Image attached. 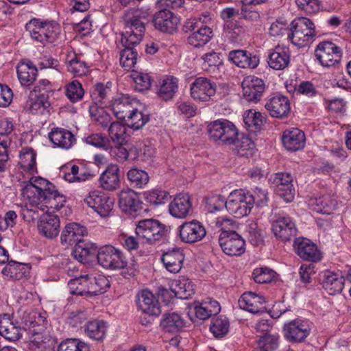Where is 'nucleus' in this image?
Returning a JSON list of instances; mask_svg holds the SVG:
<instances>
[{
	"label": "nucleus",
	"instance_id": "obj_1",
	"mask_svg": "<svg viewBox=\"0 0 351 351\" xmlns=\"http://www.w3.org/2000/svg\"><path fill=\"white\" fill-rule=\"evenodd\" d=\"M150 15L149 10L144 8H130L124 14V30L121 40L124 49L120 53V63L126 70L132 69L136 63L138 53L134 47L143 39L145 21Z\"/></svg>",
	"mask_w": 351,
	"mask_h": 351
},
{
	"label": "nucleus",
	"instance_id": "obj_2",
	"mask_svg": "<svg viewBox=\"0 0 351 351\" xmlns=\"http://www.w3.org/2000/svg\"><path fill=\"white\" fill-rule=\"evenodd\" d=\"M216 226L221 228L219 243L223 252L229 256H240L245 252V242L238 233L230 230L235 222L228 218H217Z\"/></svg>",
	"mask_w": 351,
	"mask_h": 351
},
{
	"label": "nucleus",
	"instance_id": "obj_3",
	"mask_svg": "<svg viewBox=\"0 0 351 351\" xmlns=\"http://www.w3.org/2000/svg\"><path fill=\"white\" fill-rule=\"evenodd\" d=\"M32 186L38 191L39 197H43L45 203L56 209H60L65 202V197L61 195L56 186L47 180L41 177H32L29 180Z\"/></svg>",
	"mask_w": 351,
	"mask_h": 351
},
{
	"label": "nucleus",
	"instance_id": "obj_4",
	"mask_svg": "<svg viewBox=\"0 0 351 351\" xmlns=\"http://www.w3.org/2000/svg\"><path fill=\"white\" fill-rule=\"evenodd\" d=\"M32 39L45 45L53 43L58 38V27L49 22H41L34 19L25 25Z\"/></svg>",
	"mask_w": 351,
	"mask_h": 351
},
{
	"label": "nucleus",
	"instance_id": "obj_5",
	"mask_svg": "<svg viewBox=\"0 0 351 351\" xmlns=\"http://www.w3.org/2000/svg\"><path fill=\"white\" fill-rule=\"evenodd\" d=\"M135 232L143 242L152 244L165 239L167 229L159 221L147 219L138 221Z\"/></svg>",
	"mask_w": 351,
	"mask_h": 351
},
{
	"label": "nucleus",
	"instance_id": "obj_6",
	"mask_svg": "<svg viewBox=\"0 0 351 351\" xmlns=\"http://www.w3.org/2000/svg\"><path fill=\"white\" fill-rule=\"evenodd\" d=\"M210 138L223 144L232 145L235 143L238 132L235 125L227 119H218L208 126Z\"/></svg>",
	"mask_w": 351,
	"mask_h": 351
},
{
	"label": "nucleus",
	"instance_id": "obj_7",
	"mask_svg": "<svg viewBox=\"0 0 351 351\" xmlns=\"http://www.w3.org/2000/svg\"><path fill=\"white\" fill-rule=\"evenodd\" d=\"M97 262L105 269H121L128 267V263L124 254L112 245L101 247L97 254Z\"/></svg>",
	"mask_w": 351,
	"mask_h": 351
},
{
	"label": "nucleus",
	"instance_id": "obj_8",
	"mask_svg": "<svg viewBox=\"0 0 351 351\" xmlns=\"http://www.w3.org/2000/svg\"><path fill=\"white\" fill-rule=\"evenodd\" d=\"M292 25L293 29L289 31L288 38L294 45L304 46L315 36V25L307 18H299Z\"/></svg>",
	"mask_w": 351,
	"mask_h": 351
},
{
	"label": "nucleus",
	"instance_id": "obj_9",
	"mask_svg": "<svg viewBox=\"0 0 351 351\" xmlns=\"http://www.w3.org/2000/svg\"><path fill=\"white\" fill-rule=\"evenodd\" d=\"M227 211L237 218L248 215L252 208L247 198V193L243 190L231 192L225 202Z\"/></svg>",
	"mask_w": 351,
	"mask_h": 351
},
{
	"label": "nucleus",
	"instance_id": "obj_10",
	"mask_svg": "<svg viewBox=\"0 0 351 351\" xmlns=\"http://www.w3.org/2000/svg\"><path fill=\"white\" fill-rule=\"evenodd\" d=\"M269 182L274 188L277 195L282 197L287 202L293 200L295 191L292 184L293 178L289 173L279 172L272 174Z\"/></svg>",
	"mask_w": 351,
	"mask_h": 351
},
{
	"label": "nucleus",
	"instance_id": "obj_11",
	"mask_svg": "<svg viewBox=\"0 0 351 351\" xmlns=\"http://www.w3.org/2000/svg\"><path fill=\"white\" fill-rule=\"evenodd\" d=\"M315 55L323 66L329 67L340 62L342 51L335 43L323 41L317 46Z\"/></svg>",
	"mask_w": 351,
	"mask_h": 351
},
{
	"label": "nucleus",
	"instance_id": "obj_12",
	"mask_svg": "<svg viewBox=\"0 0 351 351\" xmlns=\"http://www.w3.org/2000/svg\"><path fill=\"white\" fill-rule=\"evenodd\" d=\"M180 240L185 243H195L206 236V231L202 223L197 220L184 222L178 228Z\"/></svg>",
	"mask_w": 351,
	"mask_h": 351
},
{
	"label": "nucleus",
	"instance_id": "obj_13",
	"mask_svg": "<svg viewBox=\"0 0 351 351\" xmlns=\"http://www.w3.org/2000/svg\"><path fill=\"white\" fill-rule=\"evenodd\" d=\"M180 19L167 8H162L153 17L154 27L162 32L173 34L178 29Z\"/></svg>",
	"mask_w": 351,
	"mask_h": 351
},
{
	"label": "nucleus",
	"instance_id": "obj_14",
	"mask_svg": "<svg viewBox=\"0 0 351 351\" xmlns=\"http://www.w3.org/2000/svg\"><path fill=\"white\" fill-rule=\"evenodd\" d=\"M84 201L103 217L110 214L114 206L113 200L107 194L97 191L90 192Z\"/></svg>",
	"mask_w": 351,
	"mask_h": 351
},
{
	"label": "nucleus",
	"instance_id": "obj_15",
	"mask_svg": "<svg viewBox=\"0 0 351 351\" xmlns=\"http://www.w3.org/2000/svg\"><path fill=\"white\" fill-rule=\"evenodd\" d=\"M215 83L206 77H197L191 84V95L196 101H209L215 95Z\"/></svg>",
	"mask_w": 351,
	"mask_h": 351
},
{
	"label": "nucleus",
	"instance_id": "obj_16",
	"mask_svg": "<svg viewBox=\"0 0 351 351\" xmlns=\"http://www.w3.org/2000/svg\"><path fill=\"white\" fill-rule=\"evenodd\" d=\"M243 97L248 101L257 102L265 89L264 81L255 76L245 77L241 84Z\"/></svg>",
	"mask_w": 351,
	"mask_h": 351
},
{
	"label": "nucleus",
	"instance_id": "obj_17",
	"mask_svg": "<svg viewBox=\"0 0 351 351\" xmlns=\"http://www.w3.org/2000/svg\"><path fill=\"white\" fill-rule=\"evenodd\" d=\"M236 15H239V11L233 8H225L221 12V17L224 21L223 32L232 42H234L243 33V27L233 19Z\"/></svg>",
	"mask_w": 351,
	"mask_h": 351
},
{
	"label": "nucleus",
	"instance_id": "obj_18",
	"mask_svg": "<svg viewBox=\"0 0 351 351\" xmlns=\"http://www.w3.org/2000/svg\"><path fill=\"white\" fill-rule=\"evenodd\" d=\"M22 328L19 322L14 320L8 314L0 316V335L10 341H16L22 337Z\"/></svg>",
	"mask_w": 351,
	"mask_h": 351
},
{
	"label": "nucleus",
	"instance_id": "obj_19",
	"mask_svg": "<svg viewBox=\"0 0 351 351\" xmlns=\"http://www.w3.org/2000/svg\"><path fill=\"white\" fill-rule=\"evenodd\" d=\"M272 231L277 239L290 241L297 233L294 222L289 217H280L272 223Z\"/></svg>",
	"mask_w": 351,
	"mask_h": 351
},
{
	"label": "nucleus",
	"instance_id": "obj_20",
	"mask_svg": "<svg viewBox=\"0 0 351 351\" xmlns=\"http://www.w3.org/2000/svg\"><path fill=\"white\" fill-rule=\"evenodd\" d=\"M293 247L297 254L305 261L316 262L321 259V253L316 245L306 238L296 239Z\"/></svg>",
	"mask_w": 351,
	"mask_h": 351
},
{
	"label": "nucleus",
	"instance_id": "obj_21",
	"mask_svg": "<svg viewBox=\"0 0 351 351\" xmlns=\"http://www.w3.org/2000/svg\"><path fill=\"white\" fill-rule=\"evenodd\" d=\"M265 108L270 116L280 119L286 117L290 112V102L287 97L276 95L267 100Z\"/></svg>",
	"mask_w": 351,
	"mask_h": 351
},
{
	"label": "nucleus",
	"instance_id": "obj_22",
	"mask_svg": "<svg viewBox=\"0 0 351 351\" xmlns=\"http://www.w3.org/2000/svg\"><path fill=\"white\" fill-rule=\"evenodd\" d=\"M60 219L58 215L44 213L38 221V230L45 237L53 239L56 237L60 230Z\"/></svg>",
	"mask_w": 351,
	"mask_h": 351
},
{
	"label": "nucleus",
	"instance_id": "obj_23",
	"mask_svg": "<svg viewBox=\"0 0 351 351\" xmlns=\"http://www.w3.org/2000/svg\"><path fill=\"white\" fill-rule=\"evenodd\" d=\"M238 303L241 308L252 313H261L266 311L265 298L252 292L244 293Z\"/></svg>",
	"mask_w": 351,
	"mask_h": 351
},
{
	"label": "nucleus",
	"instance_id": "obj_24",
	"mask_svg": "<svg viewBox=\"0 0 351 351\" xmlns=\"http://www.w3.org/2000/svg\"><path fill=\"white\" fill-rule=\"evenodd\" d=\"M160 292L162 295H168L171 292L178 298L188 300L194 294V289L193 285L189 279L181 278L171 282L170 291L162 289Z\"/></svg>",
	"mask_w": 351,
	"mask_h": 351
},
{
	"label": "nucleus",
	"instance_id": "obj_25",
	"mask_svg": "<svg viewBox=\"0 0 351 351\" xmlns=\"http://www.w3.org/2000/svg\"><path fill=\"white\" fill-rule=\"evenodd\" d=\"M285 336L289 341L300 342L308 335V325L299 319L293 320L285 325Z\"/></svg>",
	"mask_w": 351,
	"mask_h": 351
},
{
	"label": "nucleus",
	"instance_id": "obj_26",
	"mask_svg": "<svg viewBox=\"0 0 351 351\" xmlns=\"http://www.w3.org/2000/svg\"><path fill=\"white\" fill-rule=\"evenodd\" d=\"M138 308L145 315H160V306L152 293L144 290L137 296Z\"/></svg>",
	"mask_w": 351,
	"mask_h": 351
},
{
	"label": "nucleus",
	"instance_id": "obj_27",
	"mask_svg": "<svg viewBox=\"0 0 351 351\" xmlns=\"http://www.w3.org/2000/svg\"><path fill=\"white\" fill-rule=\"evenodd\" d=\"M86 232L85 227L77 223H70L64 227L61 234V243L66 246L75 245L82 240Z\"/></svg>",
	"mask_w": 351,
	"mask_h": 351
},
{
	"label": "nucleus",
	"instance_id": "obj_28",
	"mask_svg": "<svg viewBox=\"0 0 351 351\" xmlns=\"http://www.w3.org/2000/svg\"><path fill=\"white\" fill-rule=\"evenodd\" d=\"M184 260L183 250L180 248H173L162 254L161 261L164 266L171 273H178L182 267Z\"/></svg>",
	"mask_w": 351,
	"mask_h": 351
},
{
	"label": "nucleus",
	"instance_id": "obj_29",
	"mask_svg": "<svg viewBox=\"0 0 351 351\" xmlns=\"http://www.w3.org/2000/svg\"><path fill=\"white\" fill-rule=\"evenodd\" d=\"M191 203L188 194H179L169 206V213L174 217H186L191 209Z\"/></svg>",
	"mask_w": 351,
	"mask_h": 351
},
{
	"label": "nucleus",
	"instance_id": "obj_30",
	"mask_svg": "<svg viewBox=\"0 0 351 351\" xmlns=\"http://www.w3.org/2000/svg\"><path fill=\"white\" fill-rule=\"evenodd\" d=\"M119 169L117 165H110L101 174L99 183L101 186L107 191H114L119 188L120 177Z\"/></svg>",
	"mask_w": 351,
	"mask_h": 351
},
{
	"label": "nucleus",
	"instance_id": "obj_31",
	"mask_svg": "<svg viewBox=\"0 0 351 351\" xmlns=\"http://www.w3.org/2000/svg\"><path fill=\"white\" fill-rule=\"evenodd\" d=\"M290 61V53L288 47L278 45L268 57L269 66L276 70H282L286 68Z\"/></svg>",
	"mask_w": 351,
	"mask_h": 351
},
{
	"label": "nucleus",
	"instance_id": "obj_32",
	"mask_svg": "<svg viewBox=\"0 0 351 351\" xmlns=\"http://www.w3.org/2000/svg\"><path fill=\"white\" fill-rule=\"evenodd\" d=\"M282 140L285 147L289 151L299 150L305 144L304 133L298 128L285 130Z\"/></svg>",
	"mask_w": 351,
	"mask_h": 351
},
{
	"label": "nucleus",
	"instance_id": "obj_33",
	"mask_svg": "<svg viewBox=\"0 0 351 351\" xmlns=\"http://www.w3.org/2000/svg\"><path fill=\"white\" fill-rule=\"evenodd\" d=\"M228 58L234 64L241 68L254 69L259 63V58L244 50L231 51Z\"/></svg>",
	"mask_w": 351,
	"mask_h": 351
},
{
	"label": "nucleus",
	"instance_id": "obj_34",
	"mask_svg": "<svg viewBox=\"0 0 351 351\" xmlns=\"http://www.w3.org/2000/svg\"><path fill=\"white\" fill-rule=\"evenodd\" d=\"M119 206L123 212L128 213H135L141 208L138 195L130 189L121 191Z\"/></svg>",
	"mask_w": 351,
	"mask_h": 351
},
{
	"label": "nucleus",
	"instance_id": "obj_35",
	"mask_svg": "<svg viewBox=\"0 0 351 351\" xmlns=\"http://www.w3.org/2000/svg\"><path fill=\"white\" fill-rule=\"evenodd\" d=\"M323 288L330 295L339 293L343 289L345 278L336 273L326 271L324 273Z\"/></svg>",
	"mask_w": 351,
	"mask_h": 351
},
{
	"label": "nucleus",
	"instance_id": "obj_36",
	"mask_svg": "<svg viewBox=\"0 0 351 351\" xmlns=\"http://www.w3.org/2000/svg\"><path fill=\"white\" fill-rule=\"evenodd\" d=\"M49 138L56 146L68 149L71 147L75 138L69 130L56 128L49 133Z\"/></svg>",
	"mask_w": 351,
	"mask_h": 351
},
{
	"label": "nucleus",
	"instance_id": "obj_37",
	"mask_svg": "<svg viewBox=\"0 0 351 351\" xmlns=\"http://www.w3.org/2000/svg\"><path fill=\"white\" fill-rule=\"evenodd\" d=\"M311 205L315 212L330 215L335 209L337 202L330 194L324 193L311 199Z\"/></svg>",
	"mask_w": 351,
	"mask_h": 351
},
{
	"label": "nucleus",
	"instance_id": "obj_38",
	"mask_svg": "<svg viewBox=\"0 0 351 351\" xmlns=\"http://www.w3.org/2000/svg\"><path fill=\"white\" fill-rule=\"evenodd\" d=\"M90 276L82 275L69 282L70 292L77 295H90Z\"/></svg>",
	"mask_w": 351,
	"mask_h": 351
},
{
	"label": "nucleus",
	"instance_id": "obj_39",
	"mask_svg": "<svg viewBox=\"0 0 351 351\" xmlns=\"http://www.w3.org/2000/svg\"><path fill=\"white\" fill-rule=\"evenodd\" d=\"M97 247L91 243L85 242L83 239L75 245L72 254L79 262L83 263L88 261V257L94 255Z\"/></svg>",
	"mask_w": 351,
	"mask_h": 351
},
{
	"label": "nucleus",
	"instance_id": "obj_40",
	"mask_svg": "<svg viewBox=\"0 0 351 351\" xmlns=\"http://www.w3.org/2000/svg\"><path fill=\"white\" fill-rule=\"evenodd\" d=\"M38 70L32 63H23L17 67L18 78L23 86H29L36 80Z\"/></svg>",
	"mask_w": 351,
	"mask_h": 351
},
{
	"label": "nucleus",
	"instance_id": "obj_41",
	"mask_svg": "<svg viewBox=\"0 0 351 351\" xmlns=\"http://www.w3.org/2000/svg\"><path fill=\"white\" fill-rule=\"evenodd\" d=\"M243 118L247 128L252 131L261 130V127L266 123V117L263 116L261 112L253 109L246 110Z\"/></svg>",
	"mask_w": 351,
	"mask_h": 351
},
{
	"label": "nucleus",
	"instance_id": "obj_42",
	"mask_svg": "<svg viewBox=\"0 0 351 351\" xmlns=\"http://www.w3.org/2000/svg\"><path fill=\"white\" fill-rule=\"evenodd\" d=\"M36 153L31 147H24L19 154V165L24 171L37 172L36 163Z\"/></svg>",
	"mask_w": 351,
	"mask_h": 351
},
{
	"label": "nucleus",
	"instance_id": "obj_43",
	"mask_svg": "<svg viewBox=\"0 0 351 351\" xmlns=\"http://www.w3.org/2000/svg\"><path fill=\"white\" fill-rule=\"evenodd\" d=\"M212 36L211 28L203 25L188 37V43L195 47H199L206 44Z\"/></svg>",
	"mask_w": 351,
	"mask_h": 351
},
{
	"label": "nucleus",
	"instance_id": "obj_44",
	"mask_svg": "<svg viewBox=\"0 0 351 351\" xmlns=\"http://www.w3.org/2000/svg\"><path fill=\"white\" fill-rule=\"evenodd\" d=\"M107 328V322L102 320H93L88 322L85 332L90 338L101 341L104 338Z\"/></svg>",
	"mask_w": 351,
	"mask_h": 351
},
{
	"label": "nucleus",
	"instance_id": "obj_45",
	"mask_svg": "<svg viewBox=\"0 0 351 351\" xmlns=\"http://www.w3.org/2000/svg\"><path fill=\"white\" fill-rule=\"evenodd\" d=\"M26 271L24 264L11 261L3 267L2 274L8 280H19L24 277Z\"/></svg>",
	"mask_w": 351,
	"mask_h": 351
},
{
	"label": "nucleus",
	"instance_id": "obj_46",
	"mask_svg": "<svg viewBox=\"0 0 351 351\" xmlns=\"http://www.w3.org/2000/svg\"><path fill=\"white\" fill-rule=\"evenodd\" d=\"M126 128L121 123L113 121L108 128V135L111 141L117 145H123L126 141L128 135Z\"/></svg>",
	"mask_w": 351,
	"mask_h": 351
},
{
	"label": "nucleus",
	"instance_id": "obj_47",
	"mask_svg": "<svg viewBox=\"0 0 351 351\" xmlns=\"http://www.w3.org/2000/svg\"><path fill=\"white\" fill-rule=\"evenodd\" d=\"M160 325L168 332H176L184 327V321L176 313H167L161 321Z\"/></svg>",
	"mask_w": 351,
	"mask_h": 351
},
{
	"label": "nucleus",
	"instance_id": "obj_48",
	"mask_svg": "<svg viewBox=\"0 0 351 351\" xmlns=\"http://www.w3.org/2000/svg\"><path fill=\"white\" fill-rule=\"evenodd\" d=\"M110 86V82H108L106 85L103 83H97L94 86L91 97L95 102V105L97 106V104L99 103L101 106L103 104L106 106V102L109 101L111 93Z\"/></svg>",
	"mask_w": 351,
	"mask_h": 351
},
{
	"label": "nucleus",
	"instance_id": "obj_49",
	"mask_svg": "<svg viewBox=\"0 0 351 351\" xmlns=\"http://www.w3.org/2000/svg\"><path fill=\"white\" fill-rule=\"evenodd\" d=\"M112 110L115 117L119 120H125L128 118L130 112L134 109L127 98L116 99L112 104Z\"/></svg>",
	"mask_w": 351,
	"mask_h": 351
},
{
	"label": "nucleus",
	"instance_id": "obj_50",
	"mask_svg": "<svg viewBox=\"0 0 351 351\" xmlns=\"http://www.w3.org/2000/svg\"><path fill=\"white\" fill-rule=\"evenodd\" d=\"M178 89V80L176 77L165 79L159 89V96L165 101L173 98Z\"/></svg>",
	"mask_w": 351,
	"mask_h": 351
},
{
	"label": "nucleus",
	"instance_id": "obj_51",
	"mask_svg": "<svg viewBox=\"0 0 351 351\" xmlns=\"http://www.w3.org/2000/svg\"><path fill=\"white\" fill-rule=\"evenodd\" d=\"M38 191L32 186L30 182H26L22 186L21 195L27 201L29 206L39 205L40 202H44L43 197H39Z\"/></svg>",
	"mask_w": 351,
	"mask_h": 351
},
{
	"label": "nucleus",
	"instance_id": "obj_52",
	"mask_svg": "<svg viewBox=\"0 0 351 351\" xmlns=\"http://www.w3.org/2000/svg\"><path fill=\"white\" fill-rule=\"evenodd\" d=\"M29 110L32 113H36L41 108L43 110L49 107L50 103L49 101V95L45 94V92L42 93V95H34L33 92H30L29 94Z\"/></svg>",
	"mask_w": 351,
	"mask_h": 351
},
{
	"label": "nucleus",
	"instance_id": "obj_53",
	"mask_svg": "<svg viewBox=\"0 0 351 351\" xmlns=\"http://www.w3.org/2000/svg\"><path fill=\"white\" fill-rule=\"evenodd\" d=\"M90 295L101 294L107 291L110 287V282L103 275L90 276Z\"/></svg>",
	"mask_w": 351,
	"mask_h": 351
},
{
	"label": "nucleus",
	"instance_id": "obj_54",
	"mask_svg": "<svg viewBox=\"0 0 351 351\" xmlns=\"http://www.w3.org/2000/svg\"><path fill=\"white\" fill-rule=\"evenodd\" d=\"M90 116L102 127L109 128L112 122V117L104 110L103 106L91 105L89 108Z\"/></svg>",
	"mask_w": 351,
	"mask_h": 351
},
{
	"label": "nucleus",
	"instance_id": "obj_55",
	"mask_svg": "<svg viewBox=\"0 0 351 351\" xmlns=\"http://www.w3.org/2000/svg\"><path fill=\"white\" fill-rule=\"evenodd\" d=\"M128 178L134 187L142 188L149 180L147 172L138 169H132L128 172Z\"/></svg>",
	"mask_w": 351,
	"mask_h": 351
},
{
	"label": "nucleus",
	"instance_id": "obj_56",
	"mask_svg": "<svg viewBox=\"0 0 351 351\" xmlns=\"http://www.w3.org/2000/svg\"><path fill=\"white\" fill-rule=\"evenodd\" d=\"M58 351H90V348L77 339H67L60 343Z\"/></svg>",
	"mask_w": 351,
	"mask_h": 351
},
{
	"label": "nucleus",
	"instance_id": "obj_57",
	"mask_svg": "<svg viewBox=\"0 0 351 351\" xmlns=\"http://www.w3.org/2000/svg\"><path fill=\"white\" fill-rule=\"evenodd\" d=\"M149 121V116L134 108L127 119V124L134 130H139Z\"/></svg>",
	"mask_w": 351,
	"mask_h": 351
},
{
	"label": "nucleus",
	"instance_id": "obj_58",
	"mask_svg": "<svg viewBox=\"0 0 351 351\" xmlns=\"http://www.w3.org/2000/svg\"><path fill=\"white\" fill-rule=\"evenodd\" d=\"M229 330V321L226 317L213 319L210 330L215 337H221L227 334Z\"/></svg>",
	"mask_w": 351,
	"mask_h": 351
},
{
	"label": "nucleus",
	"instance_id": "obj_59",
	"mask_svg": "<svg viewBox=\"0 0 351 351\" xmlns=\"http://www.w3.org/2000/svg\"><path fill=\"white\" fill-rule=\"evenodd\" d=\"M257 343L261 351H274L278 347V337L267 333L261 335Z\"/></svg>",
	"mask_w": 351,
	"mask_h": 351
},
{
	"label": "nucleus",
	"instance_id": "obj_60",
	"mask_svg": "<svg viewBox=\"0 0 351 351\" xmlns=\"http://www.w3.org/2000/svg\"><path fill=\"white\" fill-rule=\"evenodd\" d=\"M84 90L82 84L77 80L69 83L66 89V95L71 102L77 101L83 97Z\"/></svg>",
	"mask_w": 351,
	"mask_h": 351
},
{
	"label": "nucleus",
	"instance_id": "obj_61",
	"mask_svg": "<svg viewBox=\"0 0 351 351\" xmlns=\"http://www.w3.org/2000/svg\"><path fill=\"white\" fill-rule=\"evenodd\" d=\"M251 206L256 204L258 207L265 206L268 202L267 192L262 189L256 188L252 193H247Z\"/></svg>",
	"mask_w": 351,
	"mask_h": 351
},
{
	"label": "nucleus",
	"instance_id": "obj_62",
	"mask_svg": "<svg viewBox=\"0 0 351 351\" xmlns=\"http://www.w3.org/2000/svg\"><path fill=\"white\" fill-rule=\"evenodd\" d=\"M85 142L96 147L108 150L112 148L110 141L101 134H93L85 138Z\"/></svg>",
	"mask_w": 351,
	"mask_h": 351
},
{
	"label": "nucleus",
	"instance_id": "obj_63",
	"mask_svg": "<svg viewBox=\"0 0 351 351\" xmlns=\"http://www.w3.org/2000/svg\"><path fill=\"white\" fill-rule=\"evenodd\" d=\"M276 272L267 267L256 268L252 273V277L257 283H269L275 277Z\"/></svg>",
	"mask_w": 351,
	"mask_h": 351
},
{
	"label": "nucleus",
	"instance_id": "obj_64",
	"mask_svg": "<svg viewBox=\"0 0 351 351\" xmlns=\"http://www.w3.org/2000/svg\"><path fill=\"white\" fill-rule=\"evenodd\" d=\"M169 193L165 191L154 189L146 193L147 200L152 204L159 205L170 199Z\"/></svg>",
	"mask_w": 351,
	"mask_h": 351
}]
</instances>
